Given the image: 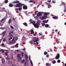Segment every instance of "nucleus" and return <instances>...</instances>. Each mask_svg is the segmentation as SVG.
Segmentation results:
<instances>
[{
  "mask_svg": "<svg viewBox=\"0 0 66 66\" xmlns=\"http://www.w3.org/2000/svg\"><path fill=\"white\" fill-rule=\"evenodd\" d=\"M15 10H16V11H17L18 10V8H15Z\"/></svg>",
  "mask_w": 66,
  "mask_h": 66,
  "instance_id": "nucleus-54",
  "label": "nucleus"
},
{
  "mask_svg": "<svg viewBox=\"0 0 66 66\" xmlns=\"http://www.w3.org/2000/svg\"><path fill=\"white\" fill-rule=\"evenodd\" d=\"M1 50L2 53H4V50H3L2 49H1Z\"/></svg>",
  "mask_w": 66,
  "mask_h": 66,
  "instance_id": "nucleus-32",
  "label": "nucleus"
},
{
  "mask_svg": "<svg viewBox=\"0 0 66 66\" xmlns=\"http://www.w3.org/2000/svg\"><path fill=\"white\" fill-rule=\"evenodd\" d=\"M37 13V11H36L35 12V14L36 15Z\"/></svg>",
  "mask_w": 66,
  "mask_h": 66,
  "instance_id": "nucleus-55",
  "label": "nucleus"
},
{
  "mask_svg": "<svg viewBox=\"0 0 66 66\" xmlns=\"http://www.w3.org/2000/svg\"><path fill=\"white\" fill-rule=\"evenodd\" d=\"M42 26H45V24L44 23H43L42 24Z\"/></svg>",
  "mask_w": 66,
  "mask_h": 66,
  "instance_id": "nucleus-64",
  "label": "nucleus"
},
{
  "mask_svg": "<svg viewBox=\"0 0 66 66\" xmlns=\"http://www.w3.org/2000/svg\"><path fill=\"white\" fill-rule=\"evenodd\" d=\"M47 54L48 52H45L44 53V55H46V54Z\"/></svg>",
  "mask_w": 66,
  "mask_h": 66,
  "instance_id": "nucleus-31",
  "label": "nucleus"
},
{
  "mask_svg": "<svg viewBox=\"0 0 66 66\" xmlns=\"http://www.w3.org/2000/svg\"><path fill=\"white\" fill-rule=\"evenodd\" d=\"M18 43L16 44L15 45V47L16 48H18Z\"/></svg>",
  "mask_w": 66,
  "mask_h": 66,
  "instance_id": "nucleus-26",
  "label": "nucleus"
},
{
  "mask_svg": "<svg viewBox=\"0 0 66 66\" xmlns=\"http://www.w3.org/2000/svg\"><path fill=\"white\" fill-rule=\"evenodd\" d=\"M5 33H6V31H4L2 32V34L4 35H5Z\"/></svg>",
  "mask_w": 66,
  "mask_h": 66,
  "instance_id": "nucleus-21",
  "label": "nucleus"
},
{
  "mask_svg": "<svg viewBox=\"0 0 66 66\" xmlns=\"http://www.w3.org/2000/svg\"><path fill=\"white\" fill-rule=\"evenodd\" d=\"M29 2L30 3H35V2H34L33 1L30 0L29 1Z\"/></svg>",
  "mask_w": 66,
  "mask_h": 66,
  "instance_id": "nucleus-13",
  "label": "nucleus"
},
{
  "mask_svg": "<svg viewBox=\"0 0 66 66\" xmlns=\"http://www.w3.org/2000/svg\"><path fill=\"white\" fill-rule=\"evenodd\" d=\"M49 55H46V57H49Z\"/></svg>",
  "mask_w": 66,
  "mask_h": 66,
  "instance_id": "nucleus-50",
  "label": "nucleus"
},
{
  "mask_svg": "<svg viewBox=\"0 0 66 66\" xmlns=\"http://www.w3.org/2000/svg\"><path fill=\"white\" fill-rule=\"evenodd\" d=\"M52 2L53 3H55V1H52Z\"/></svg>",
  "mask_w": 66,
  "mask_h": 66,
  "instance_id": "nucleus-43",
  "label": "nucleus"
},
{
  "mask_svg": "<svg viewBox=\"0 0 66 66\" xmlns=\"http://www.w3.org/2000/svg\"><path fill=\"white\" fill-rule=\"evenodd\" d=\"M9 36H10V37H13V35H10L9 34Z\"/></svg>",
  "mask_w": 66,
  "mask_h": 66,
  "instance_id": "nucleus-38",
  "label": "nucleus"
},
{
  "mask_svg": "<svg viewBox=\"0 0 66 66\" xmlns=\"http://www.w3.org/2000/svg\"><path fill=\"white\" fill-rule=\"evenodd\" d=\"M45 4H48V3L47 2H45Z\"/></svg>",
  "mask_w": 66,
  "mask_h": 66,
  "instance_id": "nucleus-59",
  "label": "nucleus"
},
{
  "mask_svg": "<svg viewBox=\"0 0 66 66\" xmlns=\"http://www.w3.org/2000/svg\"><path fill=\"white\" fill-rule=\"evenodd\" d=\"M5 20V18H3L1 20V21H0V24H2V23H4V22H3V21L4 20Z\"/></svg>",
  "mask_w": 66,
  "mask_h": 66,
  "instance_id": "nucleus-6",
  "label": "nucleus"
},
{
  "mask_svg": "<svg viewBox=\"0 0 66 66\" xmlns=\"http://www.w3.org/2000/svg\"><path fill=\"white\" fill-rule=\"evenodd\" d=\"M39 38L35 37L33 38V40H32V42H34V43H36V42L39 41Z\"/></svg>",
  "mask_w": 66,
  "mask_h": 66,
  "instance_id": "nucleus-1",
  "label": "nucleus"
},
{
  "mask_svg": "<svg viewBox=\"0 0 66 66\" xmlns=\"http://www.w3.org/2000/svg\"><path fill=\"white\" fill-rule=\"evenodd\" d=\"M8 63L9 64H12V62L11 61H9L8 62Z\"/></svg>",
  "mask_w": 66,
  "mask_h": 66,
  "instance_id": "nucleus-40",
  "label": "nucleus"
},
{
  "mask_svg": "<svg viewBox=\"0 0 66 66\" xmlns=\"http://www.w3.org/2000/svg\"><path fill=\"white\" fill-rule=\"evenodd\" d=\"M21 55L22 56H23V54H24V53L23 52H22L21 53Z\"/></svg>",
  "mask_w": 66,
  "mask_h": 66,
  "instance_id": "nucleus-37",
  "label": "nucleus"
},
{
  "mask_svg": "<svg viewBox=\"0 0 66 66\" xmlns=\"http://www.w3.org/2000/svg\"><path fill=\"white\" fill-rule=\"evenodd\" d=\"M6 59L7 60H10V57H6Z\"/></svg>",
  "mask_w": 66,
  "mask_h": 66,
  "instance_id": "nucleus-35",
  "label": "nucleus"
},
{
  "mask_svg": "<svg viewBox=\"0 0 66 66\" xmlns=\"http://www.w3.org/2000/svg\"><path fill=\"white\" fill-rule=\"evenodd\" d=\"M43 22L44 23H47V22H48V20H43Z\"/></svg>",
  "mask_w": 66,
  "mask_h": 66,
  "instance_id": "nucleus-16",
  "label": "nucleus"
},
{
  "mask_svg": "<svg viewBox=\"0 0 66 66\" xmlns=\"http://www.w3.org/2000/svg\"><path fill=\"white\" fill-rule=\"evenodd\" d=\"M31 23L32 24H33V25H34L35 24V21H32L31 22Z\"/></svg>",
  "mask_w": 66,
  "mask_h": 66,
  "instance_id": "nucleus-25",
  "label": "nucleus"
},
{
  "mask_svg": "<svg viewBox=\"0 0 66 66\" xmlns=\"http://www.w3.org/2000/svg\"><path fill=\"white\" fill-rule=\"evenodd\" d=\"M48 6H51V5L50 4L48 3Z\"/></svg>",
  "mask_w": 66,
  "mask_h": 66,
  "instance_id": "nucleus-53",
  "label": "nucleus"
},
{
  "mask_svg": "<svg viewBox=\"0 0 66 66\" xmlns=\"http://www.w3.org/2000/svg\"><path fill=\"white\" fill-rule=\"evenodd\" d=\"M20 57H20V54H17V57H18V58H19Z\"/></svg>",
  "mask_w": 66,
  "mask_h": 66,
  "instance_id": "nucleus-27",
  "label": "nucleus"
},
{
  "mask_svg": "<svg viewBox=\"0 0 66 66\" xmlns=\"http://www.w3.org/2000/svg\"><path fill=\"white\" fill-rule=\"evenodd\" d=\"M3 42H6V39H5V38H4L3 39Z\"/></svg>",
  "mask_w": 66,
  "mask_h": 66,
  "instance_id": "nucleus-42",
  "label": "nucleus"
},
{
  "mask_svg": "<svg viewBox=\"0 0 66 66\" xmlns=\"http://www.w3.org/2000/svg\"><path fill=\"white\" fill-rule=\"evenodd\" d=\"M39 35H40V36H42V33H39Z\"/></svg>",
  "mask_w": 66,
  "mask_h": 66,
  "instance_id": "nucleus-48",
  "label": "nucleus"
},
{
  "mask_svg": "<svg viewBox=\"0 0 66 66\" xmlns=\"http://www.w3.org/2000/svg\"><path fill=\"white\" fill-rule=\"evenodd\" d=\"M23 5V4L19 3L18 4H16L15 5V7H20V6H21V7H22V5Z\"/></svg>",
  "mask_w": 66,
  "mask_h": 66,
  "instance_id": "nucleus-2",
  "label": "nucleus"
},
{
  "mask_svg": "<svg viewBox=\"0 0 66 66\" xmlns=\"http://www.w3.org/2000/svg\"><path fill=\"white\" fill-rule=\"evenodd\" d=\"M9 6H10V7H13V6H14V5L12 4L11 3H10V4L9 5Z\"/></svg>",
  "mask_w": 66,
  "mask_h": 66,
  "instance_id": "nucleus-19",
  "label": "nucleus"
},
{
  "mask_svg": "<svg viewBox=\"0 0 66 66\" xmlns=\"http://www.w3.org/2000/svg\"><path fill=\"white\" fill-rule=\"evenodd\" d=\"M60 54L58 53L56 56L55 57V59L56 60H58V59H59V58H60Z\"/></svg>",
  "mask_w": 66,
  "mask_h": 66,
  "instance_id": "nucleus-4",
  "label": "nucleus"
},
{
  "mask_svg": "<svg viewBox=\"0 0 66 66\" xmlns=\"http://www.w3.org/2000/svg\"><path fill=\"white\" fill-rule=\"evenodd\" d=\"M32 21V20L30 19V20H29V21H30V22H31V21Z\"/></svg>",
  "mask_w": 66,
  "mask_h": 66,
  "instance_id": "nucleus-63",
  "label": "nucleus"
},
{
  "mask_svg": "<svg viewBox=\"0 0 66 66\" xmlns=\"http://www.w3.org/2000/svg\"><path fill=\"white\" fill-rule=\"evenodd\" d=\"M52 64H55L56 63V61L55 60H53L52 61Z\"/></svg>",
  "mask_w": 66,
  "mask_h": 66,
  "instance_id": "nucleus-23",
  "label": "nucleus"
},
{
  "mask_svg": "<svg viewBox=\"0 0 66 66\" xmlns=\"http://www.w3.org/2000/svg\"><path fill=\"white\" fill-rule=\"evenodd\" d=\"M37 16H38V17H40V16H42V14H41L40 12H39L37 14Z\"/></svg>",
  "mask_w": 66,
  "mask_h": 66,
  "instance_id": "nucleus-7",
  "label": "nucleus"
},
{
  "mask_svg": "<svg viewBox=\"0 0 66 66\" xmlns=\"http://www.w3.org/2000/svg\"><path fill=\"white\" fill-rule=\"evenodd\" d=\"M25 58L26 59V61H27V62L28 61V56L27 55H25Z\"/></svg>",
  "mask_w": 66,
  "mask_h": 66,
  "instance_id": "nucleus-12",
  "label": "nucleus"
},
{
  "mask_svg": "<svg viewBox=\"0 0 66 66\" xmlns=\"http://www.w3.org/2000/svg\"><path fill=\"white\" fill-rule=\"evenodd\" d=\"M22 9V8L21 7L19 8V9H18V10L19 11H20V10H21Z\"/></svg>",
  "mask_w": 66,
  "mask_h": 66,
  "instance_id": "nucleus-41",
  "label": "nucleus"
},
{
  "mask_svg": "<svg viewBox=\"0 0 66 66\" xmlns=\"http://www.w3.org/2000/svg\"><path fill=\"white\" fill-rule=\"evenodd\" d=\"M49 63H46V66H50L49 65Z\"/></svg>",
  "mask_w": 66,
  "mask_h": 66,
  "instance_id": "nucleus-36",
  "label": "nucleus"
},
{
  "mask_svg": "<svg viewBox=\"0 0 66 66\" xmlns=\"http://www.w3.org/2000/svg\"><path fill=\"white\" fill-rule=\"evenodd\" d=\"M19 3V1H16L13 2L12 3L13 4H16V3Z\"/></svg>",
  "mask_w": 66,
  "mask_h": 66,
  "instance_id": "nucleus-9",
  "label": "nucleus"
},
{
  "mask_svg": "<svg viewBox=\"0 0 66 66\" xmlns=\"http://www.w3.org/2000/svg\"><path fill=\"white\" fill-rule=\"evenodd\" d=\"M18 58L19 59H18L19 61H21V57Z\"/></svg>",
  "mask_w": 66,
  "mask_h": 66,
  "instance_id": "nucleus-30",
  "label": "nucleus"
},
{
  "mask_svg": "<svg viewBox=\"0 0 66 66\" xmlns=\"http://www.w3.org/2000/svg\"><path fill=\"white\" fill-rule=\"evenodd\" d=\"M12 38H13V37H11L9 39V40H11V39H12Z\"/></svg>",
  "mask_w": 66,
  "mask_h": 66,
  "instance_id": "nucleus-47",
  "label": "nucleus"
},
{
  "mask_svg": "<svg viewBox=\"0 0 66 66\" xmlns=\"http://www.w3.org/2000/svg\"><path fill=\"white\" fill-rule=\"evenodd\" d=\"M31 32V34H33L34 33V31L33 30V29H31L30 31Z\"/></svg>",
  "mask_w": 66,
  "mask_h": 66,
  "instance_id": "nucleus-18",
  "label": "nucleus"
},
{
  "mask_svg": "<svg viewBox=\"0 0 66 66\" xmlns=\"http://www.w3.org/2000/svg\"><path fill=\"white\" fill-rule=\"evenodd\" d=\"M5 55L6 56H7L8 55V54H7V53L6 52L5 53Z\"/></svg>",
  "mask_w": 66,
  "mask_h": 66,
  "instance_id": "nucleus-45",
  "label": "nucleus"
},
{
  "mask_svg": "<svg viewBox=\"0 0 66 66\" xmlns=\"http://www.w3.org/2000/svg\"><path fill=\"white\" fill-rule=\"evenodd\" d=\"M48 2V3H50L51 2V0H50V1H47Z\"/></svg>",
  "mask_w": 66,
  "mask_h": 66,
  "instance_id": "nucleus-46",
  "label": "nucleus"
},
{
  "mask_svg": "<svg viewBox=\"0 0 66 66\" xmlns=\"http://www.w3.org/2000/svg\"><path fill=\"white\" fill-rule=\"evenodd\" d=\"M13 20H14V21H15V18H13Z\"/></svg>",
  "mask_w": 66,
  "mask_h": 66,
  "instance_id": "nucleus-62",
  "label": "nucleus"
},
{
  "mask_svg": "<svg viewBox=\"0 0 66 66\" xmlns=\"http://www.w3.org/2000/svg\"><path fill=\"white\" fill-rule=\"evenodd\" d=\"M11 21H12V20L11 19H9L8 22L10 23V22H11Z\"/></svg>",
  "mask_w": 66,
  "mask_h": 66,
  "instance_id": "nucleus-34",
  "label": "nucleus"
},
{
  "mask_svg": "<svg viewBox=\"0 0 66 66\" xmlns=\"http://www.w3.org/2000/svg\"><path fill=\"white\" fill-rule=\"evenodd\" d=\"M52 18L53 19H58V16H53Z\"/></svg>",
  "mask_w": 66,
  "mask_h": 66,
  "instance_id": "nucleus-11",
  "label": "nucleus"
},
{
  "mask_svg": "<svg viewBox=\"0 0 66 66\" xmlns=\"http://www.w3.org/2000/svg\"><path fill=\"white\" fill-rule=\"evenodd\" d=\"M10 27L11 29H13L14 28V27H13L12 26H11Z\"/></svg>",
  "mask_w": 66,
  "mask_h": 66,
  "instance_id": "nucleus-52",
  "label": "nucleus"
},
{
  "mask_svg": "<svg viewBox=\"0 0 66 66\" xmlns=\"http://www.w3.org/2000/svg\"><path fill=\"white\" fill-rule=\"evenodd\" d=\"M8 2H9L8 0H5L4 2L6 4V3H8Z\"/></svg>",
  "mask_w": 66,
  "mask_h": 66,
  "instance_id": "nucleus-20",
  "label": "nucleus"
},
{
  "mask_svg": "<svg viewBox=\"0 0 66 66\" xmlns=\"http://www.w3.org/2000/svg\"><path fill=\"white\" fill-rule=\"evenodd\" d=\"M2 30H4L5 29V28H1Z\"/></svg>",
  "mask_w": 66,
  "mask_h": 66,
  "instance_id": "nucleus-58",
  "label": "nucleus"
},
{
  "mask_svg": "<svg viewBox=\"0 0 66 66\" xmlns=\"http://www.w3.org/2000/svg\"><path fill=\"white\" fill-rule=\"evenodd\" d=\"M2 47H4V44H2Z\"/></svg>",
  "mask_w": 66,
  "mask_h": 66,
  "instance_id": "nucleus-49",
  "label": "nucleus"
},
{
  "mask_svg": "<svg viewBox=\"0 0 66 66\" xmlns=\"http://www.w3.org/2000/svg\"><path fill=\"white\" fill-rule=\"evenodd\" d=\"M24 26H26V27H27V26H28V24H27V23H26V22H25L24 23Z\"/></svg>",
  "mask_w": 66,
  "mask_h": 66,
  "instance_id": "nucleus-28",
  "label": "nucleus"
},
{
  "mask_svg": "<svg viewBox=\"0 0 66 66\" xmlns=\"http://www.w3.org/2000/svg\"><path fill=\"white\" fill-rule=\"evenodd\" d=\"M15 40V38H13L12 39V41H10V43L11 44H15V43H16V41Z\"/></svg>",
  "mask_w": 66,
  "mask_h": 66,
  "instance_id": "nucleus-3",
  "label": "nucleus"
},
{
  "mask_svg": "<svg viewBox=\"0 0 66 66\" xmlns=\"http://www.w3.org/2000/svg\"><path fill=\"white\" fill-rule=\"evenodd\" d=\"M23 9H24V10H27V9H28V7H27V6L26 5H24L23 6Z\"/></svg>",
  "mask_w": 66,
  "mask_h": 66,
  "instance_id": "nucleus-10",
  "label": "nucleus"
},
{
  "mask_svg": "<svg viewBox=\"0 0 66 66\" xmlns=\"http://www.w3.org/2000/svg\"><path fill=\"white\" fill-rule=\"evenodd\" d=\"M64 12H66V7L65 4L64 5Z\"/></svg>",
  "mask_w": 66,
  "mask_h": 66,
  "instance_id": "nucleus-17",
  "label": "nucleus"
},
{
  "mask_svg": "<svg viewBox=\"0 0 66 66\" xmlns=\"http://www.w3.org/2000/svg\"><path fill=\"white\" fill-rule=\"evenodd\" d=\"M27 61H26L24 63V66H26V65L27 64Z\"/></svg>",
  "mask_w": 66,
  "mask_h": 66,
  "instance_id": "nucleus-29",
  "label": "nucleus"
},
{
  "mask_svg": "<svg viewBox=\"0 0 66 66\" xmlns=\"http://www.w3.org/2000/svg\"><path fill=\"white\" fill-rule=\"evenodd\" d=\"M33 41H30V43L31 44H32V43H33Z\"/></svg>",
  "mask_w": 66,
  "mask_h": 66,
  "instance_id": "nucleus-51",
  "label": "nucleus"
},
{
  "mask_svg": "<svg viewBox=\"0 0 66 66\" xmlns=\"http://www.w3.org/2000/svg\"><path fill=\"white\" fill-rule=\"evenodd\" d=\"M34 26L35 27V28H38V27H39V26L38 25V24L37 23H35L34 24Z\"/></svg>",
  "mask_w": 66,
  "mask_h": 66,
  "instance_id": "nucleus-8",
  "label": "nucleus"
},
{
  "mask_svg": "<svg viewBox=\"0 0 66 66\" xmlns=\"http://www.w3.org/2000/svg\"><path fill=\"white\" fill-rule=\"evenodd\" d=\"M49 26L48 24H46L45 25V27L46 28H48L49 27Z\"/></svg>",
  "mask_w": 66,
  "mask_h": 66,
  "instance_id": "nucleus-24",
  "label": "nucleus"
},
{
  "mask_svg": "<svg viewBox=\"0 0 66 66\" xmlns=\"http://www.w3.org/2000/svg\"><path fill=\"white\" fill-rule=\"evenodd\" d=\"M47 18V16L46 15H44L42 16V17L40 18L41 20H44V19H46Z\"/></svg>",
  "mask_w": 66,
  "mask_h": 66,
  "instance_id": "nucleus-5",
  "label": "nucleus"
},
{
  "mask_svg": "<svg viewBox=\"0 0 66 66\" xmlns=\"http://www.w3.org/2000/svg\"><path fill=\"white\" fill-rule=\"evenodd\" d=\"M49 14H50V13H49L45 12L44 13V15L46 16V15H49Z\"/></svg>",
  "mask_w": 66,
  "mask_h": 66,
  "instance_id": "nucleus-15",
  "label": "nucleus"
},
{
  "mask_svg": "<svg viewBox=\"0 0 66 66\" xmlns=\"http://www.w3.org/2000/svg\"><path fill=\"white\" fill-rule=\"evenodd\" d=\"M56 43H59V40L57 39H56Z\"/></svg>",
  "mask_w": 66,
  "mask_h": 66,
  "instance_id": "nucleus-33",
  "label": "nucleus"
},
{
  "mask_svg": "<svg viewBox=\"0 0 66 66\" xmlns=\"http://www.w3.org/2000/svg\"><path fill=\"white\" fill-rule=\"evenodd\" d=\"M36 45H38V42H37L36 44Z\"/></svg>",
  "mask_w": 66,
  "mask_h": 66,
  "instance_id": "nucleus-61",
  "label": "nucleus"
},
{
  "mask_svg": "<svg viewBox=\"0 0 66 66\" xmlns=\"http://www.w3.org/2000/svg\"><path fill=\"white\" fill-rule=\"evenodd\" d=\"M24 61H25L24 60H23L22 61V63H24Z\"/></svg>",
  "mask_w": 66,
  "mask_h": 66,
  "instance_id": "nucleus-57",
  "label": "nucleus"
},
{
  "mask_svg": "<svg viewBox=\"0 0 66 66\" xmlns=\"http://www.w3.org/2000/svg\"><path fill=\"white\" fill-rule=\"evenodd\" d=\"M2 62L3 64H4L5 63V61L3 59H2Z\"/></svg>",
  "mask_w": 66,
  "mask_h": 66,
  "instance_id": "nucleus-22",
  "label": "nucleus"
},
{
  "mask_svg": "<svg viewBox=\"0 0 66 66\" xmlns=\"http://www.w3.org/2000/svg\"><path fill=\"white\" fill-rule=\"evenodd\" d=\"M35 18H36V19H37V16H35Z\"/></svg>",
  "mask_w": 66,
  "mask_h": 66,
  "instance_id": "nucleus-60",
  "label": "nucleus"
},
{
  "mask_svg": "<svg viewBox=\"0 0 66 66\" xmlns=\"http://www.w3.org/2000/svg\"><path fill=\"white\" fill-rule=\"evenodd\" d=\"M13 33H14V31H10L9 33V34L10 35H11V34H13Z\"/></svg>",
  "mask_w": 66,
  "mask_h": 66,
  "instance_id": "nucleus-14",
  "label": "nucleus"
},
{
  "mask_svg": "<svg viewBox=\"0 0 66 66\" xmlns=\"http://www.w3.org/2000/svg\"><path fill=\"white\" fill-rule=\"evenodd\" d=\"M52 34H53V33H54V29H52Z\"/></svg>",
  "mask_w": 66,
  "mask_h": 66,
  "instance_id": "nucleus-39",
  "label": "nucleus"
},
{
  "mask_svg": "<svg viewBox=\"0 0 66 66\" xmlns=\"http://www.w3.org/2000/svg\"><path fill=\"white\" fill-rule=\"evenodd\" d=\"M31 65H33V63L32 62V61L31 60Z\"/></svg>",
  "mask_w": 66,
  "mask_h": 66,
  "instance_id": "nucleus-56",
  "label": "nucleus"
},
{
  "mask_svg": "<svg viewBox=\"0 0 66 66\" xmlns=\"http://www.w3.org/2000/svg\"><path fill=\"white\" fill-rule=\"evenodd\" d=\"M57 62L58 63H60L61 62V61L60 60H58L57 61Z\"/></svg>",
  "mask_w": 66,
  "mask_h": 66,
  "instance_id": "nucleus-44",
  "label": "nucleus"
}]
</instances>
